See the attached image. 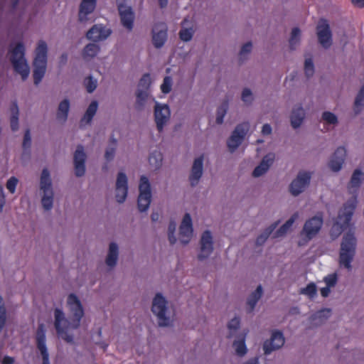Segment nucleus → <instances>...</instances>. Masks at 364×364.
Masks as SVG:
<instances>
[{
    "instance_id": "e433bc0d",
    "label": "nucleus",
    "mask_w": 364,
    "mask_h": 364,
    "mask_svg": "<svg viewBox=\"0 0 364 364\" xmlns=\"http://www.w3.org/2000/svg\"><path fill=\"white\" fill-rule=\"evenodd\" d=\"M228 108V101L224 102L217 109L216 123L221 124Z\"/></svg>"
},
{
    "instance_id": "603ef678",
    "label": "nucleus",
    "mask_w": 364,
    "mask_h": 364,
    "mask_svg": "<svg viewBox=\"0 0 364 364\" xmlns=\"http://www.w3.org/2000/svg\"><path fill=\"white\" fill-rule=\"evenodd\" d=\"M31 145V137L30 130L28 129L26 130L23 141V148L26 150L29 149Z\"/></svg>"
},
{
    "instance_id": "5fc2aeb1",
    "label": "nucleus",
    "mask_w": 364,
    "mask_h": 364,
    "mask_svg": "<svg viewBox=\"0 0 364 364\" xmlns=\"http://www.w3.org/2000/svg\"><path fill=\"white\" fill-rule=\"evenodd\" d=\"M252 45L251 42H247V43H245L242 46L241 50L240 51V58H242L244 55L250 53L252 50Z\"/></svg>"
},
{
    "instance_id": "72a5a7b5",
    "label": "nucleus",
    "mask_w": 364,
    "mask_h": 364,
    "mask_svg": "<svg viewBox=\"0 0 364 364\" xmlns=\"http://www.w3.org/2000/svg\"><path fill=\"white\" fill-rule=\"evenodd\" d=\"M162 159L163 158L161 153L160 151H155L150 154L149 157V162L156 169L161 166Z\"/></svg>"
},
{
    "instance_id": "39448f33",
    "label": "nucleus",
    "mask_w": 364,
    "mask_h": 364,
    "mask_svg": "<svg viewBox=\"0 0 364 364\" xmlns=\"http://www.w3.org/2000/svg\"><path fill=\"white\" fill-rule=\"evenodd\" d=\"M356 207V199L348 200L343 204L339 210L337 220L333 223L331 232V234L339 235L347 227H348L354 210Z\"/></svg>"
},
{
    "instance_id": "3c124183",
    "label": "nucleus",
    "mask_w": 364,
    "mask_h": 364,
    "mask_svg": "<svg viewBox=\"0 0 364 364\" xmlns=\"http://www.w3.org/2000/svg\"><path fill=\"white\" fill-rule=\"evenodd\" d=\"M179 37L183 41H189L193 37V32L191 29L183 28L179 32Z\"/></svg>"
},
{
    "instance_id": "bb28decb",
    "label": "nucleus",
    "mask_w": 364,
    "mask_h": 364,
    "mask_svg": "<svg viewBox=\"0 0 364 364\" xmlns=\"http://www.w3.org/2000/svg\"><path fill=\"white\" fill-rule=\"evenodd\" d=\"M98 103L97 101H92L88 106L83 117L81 119L80 125L88 124L91 122L97 110Z\"/></svg>"
},
{
    "instance_id": "9d476101",
    "label": "nucleus",
    "mask_w": 364,
    "mask_h": 364,
    "mask_svg": "<svg viewBox=\"0 0 364 364\" xmlns=\"http://www.w3.org/2000/svg\"><path fill=\"white\" fill-rule=\"evenodd\" d=\"M36 346L42 355V364H50L49 353L46 347V338L45 326L40 323L38 326L36 335Z\"/></svg>"
},
{
    "instance_id": "13d9d810",
    "label": "nucleus",
    "mask_w": 364,
    "mask_h": 364,
    "mask_svg": "<svg viewBox=\"0 0 364 364\" xmlns=\"http://www.w3.org/2000/svg\"><path fill=\"white\" fill-rule=\"evenodd\" d=\"M10 125L12 131L16 132L18 129V116H11Z\"/></svg>"
},
{
    "instance_id": "aec40b11",
    "label": "nucleus",
    "mask_w": 364,
    "mask_h": 364,
    "mask_svg": "<svg viewBox=\"0 0 364 364\" xmlns=\"http://www.w3.org/2000/svg\"><path fill=\"white\" fill-rule=\"evenodd\" d=\"M85 159L86 155L83 146L82 145L77 146L74 154V166L75 173L78 177L83 176L85 173Z\"/></svg>"
},
{
    "instance_id": "774afa93",
    "label": "nucleus",
    "mask_w": 364,
    "mask_h": 364,
    "mask_svg": "<svg viewBox=\"0 0 364 364\" xmlns=\"http://www.w3.org/2000/svg\"><path fill=\"white\" fill-rule=\"evenodd\" d=\"M14 363V358L11 356L6 355L3 358L2 364H13Z\"/></svg>"
},
{
    "instance_id": "c756f323",
    "label": "nucleus",
    "mask_w": 364,
    "mask_h": 364,
    "mask_svg": "<svg viewBox=\"0 0 364 364\" xmlns=\"http://www.w3.org/2000/svg\"><path fill=\"white\" fill-rule=\"evenodd\" d=\"M299 218V213H294L291 218L286 221L276 232L275 237H281L284 235L291 228L295 220Z\"/></svg>"
},
{
    "instance_id": "0eeeda50",
    "label": "nucleus",
    "mask_w": 364,
    "mask_h": 364,
    "mask_svg": "<svg viewBox=\"0 0 364 364\" xmlns=\"http://www.w3.org/2000/svg\"><path fill=\"white\" fill-rule=\"evenodd\" d=\"M166 304L167 301L162 294H156L153 299L151 311L157 316L160 326H167L169 323V318L166 316Z\"/></svg>"
},
{
    "instance_id": "412c9836",
    "label": "nucleus",
    "mask_w": 364,
    "mask_h": 364,
    "mask_svg": "<svg viewBox=\"0 0 364 364\" xmlns=\"http://www.w3.org/2000/svg\"><path fill=\"white\" fill-rule=\"evenodd\" d=\"M346 155V150L344 147H338L331 156L328 166L333 171L341 170Z\"/></svg>"
},
{
    "instance_id": "4be33fe9",
    "label": "nucleus",
    "mask_w": 364,
    "mask_h": 364,
    "mask_svg": "<svg viewBox=\"0 0 364 364\" xmlns=\"http://www.w3.org/2000/svg\"><path fill=\"white\" fill-rule=\"evenodd\" d=\"M122 24L124 27L131 31L134 26V13L129 6L121 5L118 9Z\"/></svg>"
},
{
    "instance_id": "6e6552de",
    "label": "nucleus",
    "mask_w": 364,
    "mask_h": 364,
    "mask_svg": "<svg viewBox=\"0 0 364 364\" xmlns=\"http://www.w3.org/2000/svg\"><path fill=\"white\" fill-rule=\"evenodd\" d=\"M249 129L248 123L238 124L232 132L231 136L228 139L227 145L229 151L232 153L241 144L247 131Z\"/></svg>"
},
{
    "instance_id": "6ab92c4d",
    "label": "nucleus",
    "mask_w": 364,
    "mask_h": 364,
    "mask_svg": "<svg viewBox=\"0 0 364 364\" xmlns=\"http://www.w3.org/2000/svg\"><path fill=\"white\" fill-rule=\"evenodd\" d=\"M112 31L102 25H94L86 34L87 38L94 42L105 40L110 36Z\"/></svg>"
},
{
    "instance_id": "6e6d98bb",
    "label": "nucleus",
    "mask_w": 364,
    "mask_h": 364,
    "mask_svg": "<svg viewBox=\"0 0 364 364\" xmlns=\"http://www.w3.org/2000/svg\"><path fill=\"white\" fill-rule=\"evenodd\" d=\"M242 100L245 102H250L252 100V94L250 89L245 88L242 93Z\"/></svg>"
},
{
    "instance_id": "ddd939ff",
    "label": "nucleus",
    "mask_w": 364,
    "mask_h": 364,
    "mask_svg": "<svg viewBox=\"0 0 364 364\" xmlns=\"http://www.w3.org/2000/svg\"><path fill=\"white\" fill-rule=\"evenodd\" d=\"M200 252L198 255L199 260L208 258L213 250V237L210 231L205 230L202 234L200 241Z\"/></svg>"
},
{
    "instance_id": "c9c22d12",
    "label": "nucleus",
    "mask_w": 364,
    "mask_h": 364,
    "mask_svg": "<svg viewBox=\"0 0 364 364\" xmlns=\"http://www.w3.org/2000/svg\"><path fill=\"white\" fill-rule=\"evenodd\" d=\"M43 193L44 195L41 200L42 205L45 210H49L53 207V191H48Z\"/></svg>"
},
{
    "instance_id": "052dcab7",
    "label": "nucleus",
    "mask_w": 364,
    "mask_h": 364,
    "mask_svg": "<svg viewBox=\"0 0 364 364\" xmlns=\"http://www.w3.org/2000/svg\"><path fill=\"white\" fill-rule=\"evenodd\" d=\"M108 255L118 257V246L114 242H111L109 247Z\"/></svg>"
},
{
    "instance_id": "7ed1b4c3",
    "label": "nucleus",
    "mask_w": 364,
    "mask_h": 364,
    "mask_svg": "<svg viewBox=\"0 0 364 364\" xmlns=\"http://www.w3.org/2000/svg\"><path fill=\"white\" fill-rule=\"evenodd\" d=\"M10 61L16 73L21 75L23 80L28 77L30 69L25 58V46L22 42H18L14 47L9 49Z\"/></svg>"
},
{
    "instance_id": "9b49d317",
    "label": "nucleus",
    "mask_w": 364,
    "mask_h": 364,
    "mask_svg": "<svg viewBox=\"0 0 364 364\" xmlns=\"http://www.w3.org/2000/svg\"><path fill=\"white\" fill-rule=\"evenodd\" d=\"M322 225V216H314L306 221L301 232L305 234L308 240H311L318 233Z\"/></svg>"
},
{
    "instance_id": "49530a36",
    "label": "nucleus",
    "mask_w": 364,
    "mask_h": 364,
    "mask_svg": "<svg viewBox=\"0 0 364 364\" xmlns=\"http://www.w3.org/2000/svg\"><path fill=\"white\" fill-rule=\"evenodd\" d=\"M172 80L169 76H166L164 78L163 83L161 85V92L164 94L169 93L171 90Z\"/></svg>"
},
{
    "instance_id": "f257e3e1",
    "label": "nucleus",
    "mask_w": 364,
    "mask_h": 364,
    "mask_svg": "<svg viewBox=\"0 0 364 364\" xmlns=\"http://www.w3.org/2000/svg\"><path fill=\"white\" fill-rule=\"evenodd\" d=\"M67 302L72 314L71 321L65 318L63 310L56 308L54 311V326L59 337L67 343H72L73 338L68 333V329L70 326L75 329L79 327L81 318L84 316V310L80 301L74 294L68 295Z\"/></svg>"
},
{
    "instance_id": "c03bdc74",
    "label": "nucleus",
    "mask_w": 364,
    "mask_h": 364,
    "mask_svg": "<svg viewBox=\"0 0 364 364\" xmlns=\"http://www.w3.org/2000/svg\"><path fill=\"white\" fill-rule=\"evenodd\" d=\"M84 84L89 93H92L97 87V80L93 79L91 76L85 79Z\"/></svg>"
},
{
    "instance_id": "c85d7f7f",
    "label": "nucleus",
    "mask_w": 364,
    "mask_h": 364,
    "mask_svg": "<svg viewBox=\"0 0 364 364\" xmlns=\"http://www.w3.org/2000/svg\"><path fill=\"white\" fill-rule=\"evenodd\" d=\"M262 294V288L261 285H259L255 291L252 292L247 301V304L249 306V312H252L255 309L257 301L260 299Z\"/></svg>"
},
{
    "instance_id": "4d7b16f0",
    "label": "nucleus",
    "mask_w": 364,
    "mask_h": 364,
    "mask_svg": "<svg viewBox=\"0 0 364 364\" xmlns=\"http://www.w3.org/2000/svg\"><path fill=\"white\" fill-rule=\"evenodd\" d=\"M6 310L4 307H0V332L3 330L6 323Z\"/></svg>"
},
{
    "instance_id": "473e14b6",
    "label": "nucleus",
    "mask_w": 364,
    "mask_h": 364,
    "mask_svg": "<svg viewBox=\"0 0 364 364\" xmlns=\"http://www.w3.org/2000/svg\"><path fill=\"white\" fill-rule=\"evenodd\" d=\"M100 51V47L95 43H89L83 49L84 58H94Z\"/></svg>"
},
{
    "instance_id": "ea45409f",
    "label": "nucleus",
    "mask_w": 364,
    "mask_h": 364,
    "mask_svg": "<svg viewBox=\"0 0 364 364\" xmlns=\"http://www.w3.org/2000/svg\"><path fill=\"white\" fill-rule=\"evenodd\" d=\"M148 94L147 92L141 89H139L136 92V108L137 109H141L144 105V102L147 98Z\"/></svg>"
},
{
    "instance_id": "e2e57ef3",
    "label": "nucleus",
    "mask_w": 364,
    "mask_h": 364,
    "mask_svg": "<svg viewBox=\"0 0 364 364\" xmlns=\"http://www.w3.org/2000/svg\"><path fill=\"white\" fill-rule=\"evenodd\" d=\"M115 153V149L114 147H109L107 149L105 154V157L107 161H110L114 158Z\"/></svg>"
},
{
    "instance_id": "f704fd0d",
    "label": "nucleus",
    "mask_w": 364,
    "mask_h": 364,
    "mask_svg": "<svg viewBox=\"0 0 364 364\" xmlns=\"http://www.w3.org/2000/svg\"><path fill=\"white\" fill-rule=\"evenodd\" d=\"M277 225V223L272 225L267 230H265V231L262 234L259 235L256 239V244L257 245H262V244H264L267 239L269 237V236L271 235V233L276 228Z\"/></svg>"
},
{
    "instance_id": "f03ea898",
    "label": "nucleus",
    "mask_w": 364,
    "mask_h": 364,
    "mask_svg": "<svg viewBox=\"0 0 364 364\" xmlns=\"http://www.w3.org/2000/svg\"><path fill=\"white\" fill-rule=\"evenodd\" d=\"M357 240L351 231L346 232L342 239L339 252V264L348 271L352 269L351 263L355 255Z\"/></svg>"
},
{
    "instance_id": "20e7f679",
    "label": "nucleus",
    "mask_w": 364,
    "mask_h": 364,
    "mask_svg": "<svg viewBox=\"0 0 364 364\" xmlns=\"http://www.w3.org/2000/svg\"><path fill=\"white\" fill-rule=\"evenodd\" d=\"M48 46L44 41H39L35 50L33 60V81L35 85H38L43 78L47 66Z\"/></svg>"
},
{
    "instance_id": "393cba45",
    "label": "nucleus",
    "mask_w": 364,
    "mask_h": 364,
    "mask_svg": "<svg viewBox=\"0 0 364 364\" xmlns=\"http://www.w3.org/2000/svg\"><path fill=\"white\" fill-rule=\"evenodd\" d=\"M97 0H82L79 9V21L87 20V16L92 13L96 7Z\"/></svg>"
},
{
    "instance_id": "5701e85b",
    "label": "nucleus",
    "mask_w": 364,
    "mask_h": 364,
    "mask_svg": "<svg viewBox=\"0 0 364 364\" xmlns=\"http://www.w3.org/2000/svg\"><path fill=\"white\" fill-rule=\"evenodd\" d=\"M275 159V154L274 153H268L262 159L260 164L256 166L252 172L254 177H259L265 173L270 166L273 164Z\"/></svg>"
},
{
    "instance_id": "a19ab883",
    "label": "nucleus",
    "mask_w": 364,
    "mask_h": 364,
    "mask_svg": "<svg viewBox=\"0 0 364 364\" xmlns=\"http://www.w3.org/2000/svg\"><path fill=\"white\" fill-rule=\"evenodd\" d=\"M233 346L235 348V351L237 355L243 356L247 353V348L245 342V339L240 341H235Z\"/></svg>"
},
{
    "instance_id": "2eb2a0df",
    "label": "nucleus",
    "mask_w": 364,
    "mask_h": 364,
    "mask_svg": "<svg viewBox=\"0 0 364 364\" xmlns=\"http://www.w3.org/2000/svg\"><path fill=\"white\" fill-rule=\"evenodd\" d=\"M284 344V337L279 331L272 332L269 340L264 341L263 349L264 354H270L273 350H277Z\"/></svg>"
},
{
    "instance_id": "09e8293b",
    "label": "nucleus",
    "mask_w": 364,
    "mask_h": 364,
    "mask_svg": "<svg viewBox=\"0 0 364 364\" xmlns=\"http://www.w3.org/2000/svg\"><path fill=\"white\" fill-rule=\"evenodd\" d=\"M326 286L328 287H333L338 281L337 274L336 273L327 275L323 279Z\"/></svg>"
},
{
    "instance_id": "a878e982",
    "label": "nucleus",
    "mask_w": 364,
    "mask_h": 364,
    "mask_svg": "<svg viewBox=\"0 0 364 364\" xmlns=\"http://www.w3.org/2000/svg\"><path fill=\"white\" fill-rule=\"evenodd\" d=\"M305 116V112L301 106L294 107L291 114V124L296 129L301 124Z\"/></svg>"
},
{
    "instance_id": "f3484780",
    "label": "nucleus",
    "mask_w": 364,
    "mask_h": 364,
    "mask_svg": "<svg viewBox=\"0 0 364 364\" xmlns=\"http://www.w3.org/2000/svg\"><path fill=\"white\" fill-rule=\"evenodd\" d=\"M127 177L123 172H119L116 181V199L119 203H123L127 196Z\"/></svg>"
},
{
    "instance_id": "f8f14e48",
    "label": "nucleus",
    "mask_w": 364,
    "mask_h": 364,
    "mask_svg": "<svg viewBox=\"0 0 364 364\" xmlns=\"http://www.w3.org/2000/svg\"><path fill=\"white\" fill-rule=\"evenodd\" d=\"M311 175L309 172H299L289 186L291 193L296 196L304 191V188L309 184Z\"/></svg>"
},
{
    "instance_id": "338daca9",
    "label": "nucleus",
    "mask_w": 364,
    "mask_h": 364,
    "mask_svg": "<svg viewBox=\"0 0 364 364\" xmlns=\"http://www.w3.org/2000/svg\"><path fill=\"white\" fill-rule=\"evenodd\" d=\"M331 314L330 309H323L317 313V316L321 318L323 316L328 317Z\"/></svg>"
},
{
    "instance_id": "69168bd1",
    "label": "nucleus",
    "mask_w": 364,
    "mask_h": 364,
    "mask_svg": "<svg viewBox=\"0 0 364 364\" xmlns=\"http://www.w3.org/2000/svg\"><path fill=\"white\" fill-rule=\"evenodd\" d=\"M263 135H269L272 133V127L269 124H264L262 129Z\"/></svg>"
},
{
    "instance_id": "b1692460",
    "label": "nucleus",
    "mask_w": 364,
    "mask_h": 364,
    "mask_svg": "<svg viewBox=\"0 0 364 364\" xmlns=\"http://www.w3.org/2000/svg\"><path fill=\"white\" fill-rule=\"evenodd\" d=\"M203 156H200L194 160L189 180L192 186H195L203 174Z\"/></svg>"
},
{
    "instance_id": "a211bd4d",
    "label": "nucleus",
    "mask_w": 364,
    "mask_h": 364,
    "mask_svg": "<svg viewBox=\"0 0 364 364\" xmlns=\"http://www.w3.org/2000/svg\"><path fill=\"white\" fill-rule=\"evenodd\" d=\"M170 116V110L168 106L160 105L156 103L154 109V117L157 129L159 132L163 130L164 124L166 123Z\"/></svg>"
},
{
    "instance_id": "cd10ccee",
    "label": "nucleus",
    "mask_w": 364,
    "mask_h": 364,
    "mask_svg": "<svg viewBox=\"0 0 364 364\" xmlns=\"http://www.w3.org/2000/svg\"><path fill=\"white\" fill-rule=\"evenodd\" d=\"M40 183L41 189L43 193L53 191L50 173L47 168H44L42 171Z\"/></svg>"
},
{
    "instance_id": "7c9ffc66",
    "label": "nucleus",
    "mask_w": 364,
    "mask_h": 364,
    "mask_svg": "<svg viewBox=\"0 0 364 364\" xmlns=\"http://www.w3.org/2000/svg\"><path fill=\"white\" fill-rule=\"evenodd\" d=\"M70 108V102L67 99L63 100L59 104L58 112H57V119L58 120H62L63 122H65L68 118V114Z\"/></svg>"
},
{
    "instance_id": "37998d69",
    "label": "nucleus",
    "mask_w": 364,
    "mask_h": 364,
    "mask_svg": "<svg viewBox=\"0 0 364 364\" xmlns=\"http://www.w3.org/2000/svg\"><path fill=\"white\" fill-rule=\"evenodd\" d=\"M150 85H151L150 74L146 73V74L143 75V76L141 77V79L139 82L138 85H139V89L147 92V90L149 88Z\"/></svg>"
},
{
    "instance_id": "de8ad7c7",
    "label": "nucleus",
    "mask_w": 364,
    "mask_h": 364,
    "mask_svg": "<svg viewBox=\"0 0 364 364\" xmlns=\"http://www.w3.org/2000/svg\"><path fill=\"white\" fill-rule=\"evenodd\" d=\"M322 118L330 124H336L338 122L337 117L331 112H324L322 114Z\"/></svg>"
},
{
    "instance_id": "0e129e2a",
    "label": "nucleus",
    "mask_w": 364,
    "mask_h": 364,
    "mask_svg": "<svg viewBox=\"0 0 364 364\" xmlns=\"http://www.w3.org/2000/svg\"><path fill=\"white\" fill-rule=\"evenodd\" d=\"M5 205V195L1 185H0V212L2 211L3 207Z\"/></svg>"
},
{
    "instance_id": "79ce46f5",
    "label": "nucleus",
    "mask_w": 364,
    "mask_h": 364,
    "mask_svg": "<svg viewBox=\"0 0 364 364\" xmlns=\"http://www.w3.org/2000/svg\"><path fill=\"white\" fill-rule=\"evenodd\" d=\"M316 286L314 283L311 282L307 286L301 290V293L309 296L310 298H314L316 295Z\"/></svg>"
},
{
    "instance_id": "680f3d73",
    "label": "nucleus",
    "mask_w": 364,
    "mask_h": 364,
    "mask_svg": "<svg viewBox=\"0 0 364 364\" xmlns=\"http://www.w3.org/2000/svg\"><path fill=\"white\" fill-rule=\"evenodd\" d=\"M10 112L11 114V116H18L19 115L18 107L17 105V102L16 100L12 102L11 107H10Z\"/></svg>"
},
{
    "instance_id": "58836bf2",
    "label": "nucleus",
    "mask_w": 364,
    "mask_h": 364,
    "mask_svg": "<svg viewBox=\"0 0 364 364\" xmlns=\"http://www.w3.org/2000/svg\"><path fill=\"white\" fill-rule=\"evenodd\" d=\"M364 102V85L361 87L355 100V112L359 113Z\"/></svg>"
},
{
    "instance_id": "8fccbe9b",
    "label": "nucleus",
    "mask_w": 364,
    "mask_h": 364,
    "mask_svg": "<svg viewBox=\"0 0 364 364\" xmlns=\"http://www.w3.org/2000/svg\"><path fill=\"white\" fill-rule=\"evenodd\" d=\"M18 180L15 176L11 177L6 182V188L11 193H14Z\"/></svg>"
},
{
    "instance_id": "1a4fd4ad",
    "label": "nucleus",
    "mask_w": 364,
    "mask_h": 364,
    "mask_svg": "<svg viewBox=\"0 0 364 364\" xmlns=\"http://www.w3.org/2000/svg\"><path fill=\"white\" fill-rule=\"evenodd\" d=\"M316 33L319 43L325 48L332 44V33L329 24L325 19H321L316 26Z\"/></svg>"
},
{
    "instance_id": "bf43d9fd",
    "label": "nucleus",
    "mask_w": 364,
    "mask_h": 364,
    "mask_svg": "<svg viewBox=\"0 0 364 364\" xmlns=\"http://www.w3.org/2000/svg\"><path fill=\"white\" fill-rule=\"evenodd\" d=\"M117 258H118L117 256H113V255H107V257L106 258V264L109 267H114L117 264Z\"/></svg>"
},
{
    "instance_id": "dca6fc26",
    "label": "nucleus",
    "mask_w": 364,
    "mask_h": 364,
    "mask_svg": "<svg viewBox=\"0 0 364 364\" xmlns=\"http://www.w3.org/2000/svg\"><path fill=\"white\" fill-rule=\"evenodd\" d=\"M192 220L189 213H186L179 228L180 242L186 245L191 240L193 235Z\"/></svg>"
},
{
    "instance_id": "423d86ee",
    "label": "nucleus",
    "mask_w": 364,
    "mask_h": 364,
    "mask_svg": "<svg viewBox=\"0 0 364 364\" xmlns=\"http://www.w3.org/2000/svg\"><path fill=\"white\" fill-rule=\"evenodd\" d=\"M139 195L137 204L139 211H146L151 203V186L147 177L142 176L139 186Z\"/></svg>"
},
{
    "instance_id": "a18cd8bd",
    "label": "nucleus",
    "mask_w": 364,
    "mask_h": 364,
    "mask_svg": "<svg viewBox=\"0 0 364 364\" xmlns=\"http://www.w3.org/2000/svg\"><path fill=\"white\" fill-rule=\"evenodd\" d=\"M304 72L308 77H311L314 75V65L311 58H306L305 60Z\"/></svg>"
},
{
    "instance_id": "864d4df0",
    "label": "nucleus",
    "mask_w": 364,
    "mask_h": 364,
    "mask_svg": "<svg viewBox=\"0 0 364 364\" xmlns=\"http://www.w3.org/2000/svg\"><path fill=\"white\" fill-rule=\"evenodd\" d=\"M240 324V318L237 317H235L232 319L230 320V321L228 324V328L232 331V330H237L239 328Z\"/></svg>"
},
{
    "instance_id": "2f4dec72",
    "label": "nucleus",
    "mask_w": 364,
    "mask_h": 364,
    "mask_svg": "<svg viewBox=\"0 0 364 364\" xmlns=\"http://www.w3.org/2000/svg\"><path fill=\"white\" fill-rule=\"evenodd\" d=\"M363 173L359 169H356L354 171L349 184V188H358L360 187L362 180H363Z\"/></svg>"
},
{
    "instance_id": "4468645a",
    "label": "nucleus",
    "mask_w": 364,
    "mask_h": 364,
    "mask_svg": "<svg viewBox=\"0 0 364 364\" xmlns=\"http://www.w3.org/2000/svg\"><path fill=\"white\" fill-rule=\"evenodd\" d=\"M167 26L164 22L154 25L152 30V41L155 48H161L167 39Z\"/></svg>"
},
{
    "instance_id": "4c0bfd02",
    "label": "nucleus",
    "mask_w": 364,
    "mask_h": 364,
    "mask_svg": "<svg viewBox=\"0 0 364 364\" xmlns=\"http://www.w3.org/2000/svg\"><path fill=\"white\" fill-rule=\"evenodd\" d=\"M300 33L301 31L299 28H294L292 29L289 39V47L291 50H294L299 43Z\"/></svg>"
}]
</instances>
